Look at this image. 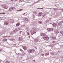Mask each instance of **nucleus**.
I'll list each match as a JSON object with an SVG mask.
<instances>
[{
	"instance_id": "423d86ee",
	"label": "nucleus",
	"mask_w": 63,
	"mask_h": 63,
	"mask_svg": "<svg viewBox=\"0 0 63 63\" xmlns=\"http://www.w3.org/2000/svg\"><path fill=\"white\" fill-rule=\"evenodd\" d=\"M10 23H13L14 22V20L12 19L10 20Z\"/></svg>"
},
{
	"instance_id": "9d476101",
	"label": "nucleus",
	"mask_w": 63,
	"mask_h": 63,
	"mask_svg": "<svg viewBox=\"0 0 63 63\" xmlns=\"http://www.w3.org/2000/svg\"><path fill=\"white\" fill-rule=\"evenodd\" d=\"M39 14L40 16H42L43 15V13H42V12H40L39 13Z\"/></svg>"
},
{
	"instance_id": "a211bd4d",
	"label": "nucleus",
	"mask_w": 63,
	"mask_h": 63,
	"mask_svg": "<svg viewBox=\"0 0 63 63\" xmlns=\"http://www.w3.org/2000/svg\"><path fill=\"white\" fill-rule=\"evenodd\" d=\"M22 32L21 31H20V33H21Z\"/></svg>"
},
{
	"instance_id": "412c9836",
	"label": "nucleus",
	"mask_w": 63,
	"mask_h": 63,
	"mask_svg": "<svg viewBox=\"0 0 63 63\" xmlns=\"http://www.w3.org/2000/svg\"><path fill=\"white\" fill-rule=\"evenodd\" d=\"M55 41H53L52 42V43H53V42H55Z\"/></svg>"
},
{
	"instance_id": "f03ea898",
	"label": "nucleus",
	"mask_w": 63,
	"mask_h": 63,
	"mask_svg": "<svg viewBox=\"0 0 63 63\" xmlns=\"http://www.w3.org/2000/svg\"><path fill=\"white\" fill-rule=\"evenodd\" d=\"M28 51L29 53H30V52H34V49H31L30 50H28Z\"/></svg>"
},
{
	"instance_id": "0eeeda50",
	"label": "nucleus",
	"mask_w": 63,
	"mask_h": 63,
	"mask_svg": "<svg viewBox=\"0 0 63 63\" xmlns=\"http://www.w3.org/2000/svg\"><path fill=\"white\" fill-rule=\"evenodd\" d=\"M49 31H53V29H48Z\"/></svg>"
},
{
	"instance_id": "f8f14e48",
	"label": "nucleus",
	"mask_w": 63,
	"mask_h": 63,
	"mask_svg": "<svg viewBox=\"0 0 63 63\" xmlns=\"http://www.w3.org/2000/svg\"><path fill=\"white\" fill-rule=\"evenodd\" d=\"M27 33L28 35H30V34L29 32H27Z\"/></svg>"
},
{
	"instance_id": "c756f323",
	"label": "nucleus",
	"mask_w": 63,
	"mask_h": 63,
	"mask_svg": "<svg viewBox=\"0 0 63 63\" xmlns=\"http://www.w3.org/2000/svg\"><path fill=\"white\" fill-rule=\"evenodd\" d=\"M33 33H34V31H33Z\"/></svg>"
},
{
	"instance_id": "9b49d317",
	"label": "nucleus",
	"mask_w": 63,
	"mask_h": 63,
	"mask_svg": "<svg viewBox=\"0 0 63 63\" xmlns=\"http://www.w3.org/2000/svg\"><path fill=\"white\" fill-rule=\"evenodd\" d=\"M38 23H39V24H42V23H43L41 21H39L38 22Z\"/></svg>"
},
{
	"instance_id": "6e6552de",
	"label": "nucleus",
	"mask_w": 63,
	"mask_h": 63,
	"mask_svg": "<svg viewBox=\"0 0 63 63\" xmlns=\"http://www.w3.org/2000/svg\"><path fill=\"white\" fill-rule=\"evenodd\" d=\"M43 38L44 40H46V39H48V37H43Z\"/></svg>"
},
{
	"instance_id": "dca6fc26",
	"label": "nucleus",
	"mask_w": 63,
	"mask_h": 63,
	"mask_svg": "<svg viewBox=\"0 0 63 63\" xmlns=\"http://www.w3.org/2000/svg\"><path fill=\"white\" fill-rule=\"evenodd\" d=\"M23 10L22 9H20V11H22Z\"/></svg>"
},
{
	"instance_id": "20e7f679",
	"label": "nucleus",
	"mask_w": 63,
	"mask_h": 63,
	"mask_svg": "<svg viewBox=\"0 0 63 63\" xmlns=\"http://www.w3.org/2000/svg\"><path fill=\"white\" fill-rule=\"evenodd\" d=\"M53 27H55L57 26V24L56 23H54L52 24Z\"/></svg>"
},
{
	"instance_id": "6ab92c4d",
	"label": "nucleus",
	"mask_w": 63,
	"mask_h": 63,
	"mask_svg": "<svg viewBox=\"0 0 63 63\" xmlns=\"http://www.w3.org/2000/svg\"><path fill=\"white\" fill-rule=\"evenodd\" d=\"M21 37H20L19 38V39H21Z\"/></svg>"
},
{
	"instance_id": "393cba45",
	"label": "nucleus",
	"mask_w": 63,
	"mask_h": 63,
	"mask_svg": "<svg viewBox=\"0 0 63 63\" xmlns=\"http://www.w3.org/2000/svg\"><path fill=\"white\" fill-rule=\"evenodd\" d=\"M7 62H8V63H9V61H7Z\"/></svg>"
},
{
	"instance_id": "bb28decb",
	"label": "nucleus",
	"mask_w": 63,
	"mask_h": 63,
	"mask_svg": "<svg viewBox=\"0 0 63 63\" xmlns=\"http://www.w3.org/2000/svg\"><path fill=\"white\" fill-rule=\"evenodd\" d=\"M29 38H30V36H29Z\"/></svg>"
},
{
	"instance_id": "39448f33",
	"label": "nucleus",
	"mask_w": 63,
	"mask_h": 63,
	"mask_svg": "<svg viewBox=\"0 0 63 63\" xmlns=\"http://www.w3.org/2000/svg\"><path fill=\"white\" fill-rule=\"evenodd\" d=\"M22 47L23 48L24 50H26V49H27V47L26 46H22Z\"/></svg>"
},
{
	"instance_id": "2eb2a0df",
	"label": "nucleus",
	"mask_w": 63,
	"mask_h": 63,
	"mask_svg": "<svg viewBox=\"0 0 63 63\" xmlns=\"http://www.w3.org/2000/svg\"><path fill=\"white\" fill-rule=\"evenodd\" d=\"M2 13V14H5V13Z\"/></svg>"
},
{
	"instance_id": "7c9ffc66",
	"label": "nucleus",
	"mask_w": 63,
	"mask_h": 63,
	"mask_svg": "<svg viewBox=\"0 0 63 63\" xmlns=\"http://www.w3.org/2000/svg\"><path fill=\"white\" fill-rule=\"evenodd\" d=\"M32 32H31V33H32Z\"/></svg>"
},
{
	"instance_id": "2f4dec72",
	"label": "nucleus",
	"mask_w": 63,
	"mask_h": 63,
	"mask_svg": "<svg viewBox=\"0 0 63 63\" xmlns=\"http://www.w3.org/2000/svg\"><path fill=\"white\" fill-rule=\"evenodd\" d=\"M16 45H15V46H16Z\"/></svg>"
},
{
	"instance_id": "b1692460",
	"label": "nucleus",
	"mask_w": 63,
	"mask_h": 63,
	"mask_svg": "<svg viewBox=\"0 0 63 63\" xmlns=\"http://www.w3.org/2000/svg\"><path fill=\"white\" fill-rule=\"evenodd\" d=\"M25 13H24L23 15H25Z\"/></svg>"
},
{
	"instance_id": "aec40b11",
	"label": "nucleus",
	"mask_w": 63,
	"mask_h": 63,
	"mask_svg": "<svg viewBox=\"0 0 63 63\" xmlns=\"http://www.w3.org/2000/svg\"><path fill=\"white\" fill-rule=\"evenodd\" d=\"M2 13H0V15H2Z\"/></svg>"
},
{
	"instance_id": "f257e3e1",
	"label": "nucleus",
	"mask_w": 63,
	"mask_h": 63,
	"mask_svg": "<svg viewBox=\"0 0 63 63\" xmlns=\"http://www.w3.org/2000/svg\"><path fill=\"white\" fill-rule=\"evenodd\" d=\"M2 7L4 9H7L8 8V6H7V5L6 4L3 5L2 6Z\"/></svg>"
},
{
	"instance_id": "4468645a",
	"label": "nucleus",
	"mask_w": 63,
	"mask_h": 63,
	"mask_svg": "<svg viewBox=\"0 0 63 63\" xmlns=\"http://www.w3.org/2000/svg\"><path fill=\"white\" fill-rule=\"evenodd\" d=\"M6 25H8V23L7 22H6Z\"/></svg>"
},
{
	"instance_id": "a878e982",
	"label": "nucleus",
	"mask_w": 63,
	"mask_h": 63,
	"mask_svg": "<svg viewBox=\"0 0 63 63\" xmlns=\"http://www.w3.org/2000/svg\"><path fill=\"white\" fill-rule=\"evenodd\" d=\"M40 9H43V8H40Z\"/></svg>"
},
{
	"instance_id": "cd10ccee",
	"label": "nucleus",
	"mask_w": 63,
	"mask_h": 63,
	"mask_svg": "<svg viewBox=\"0 0 63 63\" xmlns=\"http://www.w3.org/2000/svg\"><path fill=\"white\" fill-rule=\"evenodd\" d=\"M11 1H14V0H11Z\"/></svg>"
},
{
	"instance_id": "ddd939ff",
	"label": "nucleus",
	"mask_w": 63,
	"mask_h": 63,
	"mask_svg": "<svg viewBox=\"0 0 63 63\" xmlns=\"http://www.w3.org/2000/svg\"><path fill=\"white\" fill-rule=\"evenodd\" d=\"M20 50L22 52H23V51L22 50V49H20Z\"/></svg>"
},
{
	"instance_id": "1a4fd4ad",
	"label": "nucleus",
	"mask_w": 63,
	"mask_h": 63,
	"mask_svg": "<svg viewBox=\"0 0 63 63\" xmlns=\"http://www.w3.org/2000/svg\"><path fill=\"white\" fill-rule=\"evenodd\" d=\"M20 25V23H17L16 24V26H19Z\"/></svg>"
},
{
	"instance_id": "f3484780",
	"label": "nucleus",
	"mask_w": 63,
	"mask_h": 63,
	"mask_svg": "<svg viewBox=\"0 0 63 63\" xmlns=\"http://www.w3.org/2000/svg\"><path fill=\"white\" fill-rule=\"evenodd\" d=\"M20 11V10H17V11Z\"/></svg>"
},
{
	"instance_id": "4be33fe9",
	"label": "nucleus",
	"mask_w": 63,
	"mask_h": 63,
	"mask_svg": "<svg viewBox=\"0 0 63 63\" xmlns=\"http://www.w3.org/2000/svg\"><path fill=\"white\" fill-rule=\"evenodd\" d=\"M33 61H34V62H35V60H33Z\"/></svg>"
},
{
	"instance_id": "5701e85b",
	"label": "nucleus",
	"mask_w": 63,
	"mask_h": 63,
	"mask_svg": "<svg viewBox=\"0 0 63 63\" xmlns=\"http://www.w3.org/2000/svg\"><path fill=\"white\" fill-rule=\"evenodd\" d=\"M47 54H49V53H47Z\"/></svg>"
},
{
	"instance_id": "7ed1b4c3",
	"label": "nucleus",
	"mask_w": 63,
	"mask_h": 63,
	"mask_svg": "<svg viewBox=\"0 0 63 63\" xmlns=\"http://www.w3.org/2000/svg\"><path fill=\"white\" fill-rule=\"evenodd\" d=\"M15 9V7H12L10 8L9 9V10L10 11H13V10H14V9Z\"/></svg>"
},
{
	"instance_id": "c85d7f7f",
	"label": "nucleus",
	"mask_w": 63,
	"mask_h": 63,
	"mask_svg": "<svg viewBox=\"0 0 63 63\" xmlns=\"http://www.w3.org/2000/svg\"><path fill=\"white\" fill-rule=\"evenodd\" d=\"M42 55H44V54H43Z\"/></svg>"
}]
</instances>
